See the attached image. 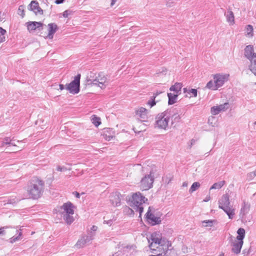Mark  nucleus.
Here are the masks:
<instances>
[{
    "instance_id": "obj_18",
    "label": "nucleus",
    "mask_w": 256,
    "mask_h": 256,
    "mask_svg": "<svg viewBox=\"0 0 256 256\" xmlns=\"http://www.w3.org/2000/svg\"><path fill=\"white\" fill-rule=\"evenodd\" d=\"M114 132L112 129L110 128H106L104 130L103 136L106 140L110 141L114 137Z\"/></svg>"
},
{
    "instance_id": "obj_26",
    "label": "nucleus",
    "mask_w": 256,
    "mask_h": 256,
    "mask_svg": "<svg viewBox=\"0 0 256 256\" xmlns=\"http://www.w3.org/2000/svg\"><path fill=\"white\" fill-rule=\"evenodd\" d=\"M238 236H236V240L240 241H243L245 236V230L243 228H240L237 231Z\"/></svg>"
},
{
    "instance_id": "obj_7",
    "label": "nucleus",
    "mask_w": 256,
    "mask_h": 256,
    "mask_svg": "<svg viewBox=\"0 0 256 256\" xmlns=\"http://www.w3.org/2000/svg\"><path fill=\"white\" fill-rule=\"evenodd\" d=\"M162 214H154L151 212V207L148 208V210L146 214V218L147 222L152 226L159 224L162 222L160 218Z\"/></svg>"
},
{
    "instance_id": "obj_58",
    "label": "nucleus",
    "mask_w": 256,
    "mask_h": 256,
    "mask_svg": "<svg viewBox=\"0 0 256 256\" xmlns=\"http://www.w3.org/2000/svg\"><path fill=\"white\" fill-rule=\"evenodd\" d=\"M59 86H60V90H63L64 88V85L62 84H60L59 85Z\"/></svg>"
},
{
    "instance_id": "obj_54",
    "label": "nucleus",
    "mask_w": 256,
    "mask_h": 256,
    "mask_svg": "<svg viewBox=\"0 0 256 256\" xmlns=\"http://www.w3.org/2000/svg\"><path fill=\"white\" fill-rule=\"evenodd\" d=\"M210 200V196H207L206 198L204 200V201L205 202H207Z\"/></svg>"
},
{
    "instance_id": "obj_17",
    "label": "nucleus",
    "mask_w": 256,
    "mask_h": 256,
    "mask_svg": "<svg viewBox=\"0 0 256 256\" xmlns=\"http://www.w3.org/2000/svg\"><path fill=\"white\" fill-rule=\"evenodd\" d=\"M48 33L47 37L49 39H52L54 37V34L58 30L57 25L54 23H50L48 24Z\"/></svg>"
},
{
    "instance_id": "obj_47",
    "label": "nucleus",
    "mask_w": 256,
    "mask_h": 256,
    "mask_svg": "<svg viewBox=\"0 0 256 256\" xmlns=\"http://www.w3.org/2000/svg\"><path fill=\"white\" fill-rule=\"evenodd\" d=\"M34 13L37 14H43V10H42L39 6V5L37 7L36 9V10L35 11Z\"/></svg>"
},
{
    "instance_id": "obj_40",
    "label": "nucleus",
    "mask_w": 256,
    "mask_h": 256,
    "mask_svg": "<svg viewBox=\"0 0 256 256\" xmlns=\"http://www.w3.org/2000/svg\"><path fill=\"white\" fill-rule=\"evenodd\" d=\"M229 104L228 102H225L224 104H220L218 106V108L220 109V111H226V110H228L229 108Z\"/></svg>"
},
{
    "instance_id": "obj_45",
    "label": "nucleus",
    "mask_w": 256,
    "mask_h": 256,
    "mask_svg": "<svg viewBox=\"0 0 256 256\" xmlns=\"http://www.w3.org/2000/svg\"><path fill=\"white\" fill-rule=\"evenodd\" d=\"M18 14L22 16V18H23L24 16V6H20L18 7Z\"/></svg>"
},
{
    "instance_id": "obj_13",
    "label": "nucleus",
    "mask_w": 256,
    "mask_h": 256,
    "mask_svg": "<svg viewBox=\"0 0 256 256\" xmlns=\"http://www.w3.org/2000/svg\"><path fill=\"white\" fill-rule=\"evenodd\" d=\"M73 204L70 202H68L63 204L61 206V210H63L62 212V214H74V210L73 209Z\"/></svg>"
},
{
    "instance_id": "obj_51",
    "label": "nucleus",
    "mask_w": 256,
    "mask_h": 256,
    "mask_svg": "<svg viewBox=\"0 0 256 256\" xmlns=\"http://www.w3.org/2000/svg\"><path fill=\"white\" fill-rule=\"evenodd\" d=\"M98 230V227L96 226H93L91 228H90V231H88V232H94V236H95V234H96V232L97 230Z\"/></svg>"
},
{
    "instance_id": "obj_33",
    "label": "nucleus",
    "mask_w": 256,
    "mask_h": 256,
    "mask_svg": "<svg viewBox=\"0 0 256 256\" xmlns=\"http://www.w3.org/2000/svg\"><path fill=\"white\" fill-rule=\"evenodd\" d=\"M12 140L13 138L11 139L10 137H6L4 139L2 146H4V144H8L9 146H16V144L12 142Z\"/></svg>"
},
{
    "instance_id": "obj_55",
    "label": "nucleus",
    "mask_w": 256,
    "mask_h": 256,
    "mask_svg": "<svg viewBox=\"0 0 256 256\" xmlns=\"http://www.w3.org/2000/svg\"><path fill=\"white\" fill-rule=\"evenodd\" d=\"M64 0H56L55 2L56 4H60L64 2Z\"/></svg>"
},
{
    "instance_id": "obj_10",
    "label": "nucleus",
    "mask_w": 256,
    "mask_h": 256,
    "mask_svg": "<svg viewBox=\"0 0 256 256\" xmlns=\"http://www.w3.org/2000/svg\"><path fill=\"white\" fill-rule=\"evenodd\" d=\"M110 202L114 206H118L121 204L122 195L118 192H112L110 196Z\"/></svg>"
},
{
    "instance_id": "obj_36",
    "label": "nucleus",
    "mask_w": 256,
    "mask_h": 256,
    "mask_svg": "<svg viewBox=\"0 0 256 256\" xmlns=\"http://www.w3.org/2000/svg\"><path fill=\"white\" fill-rule=\"evenodd\" d=\"M246 36H248V37H252L253 36V32H254V28H253V26L250 25V24H248V25H247L246 26Z\"/></svg>"
},
{
    "instance_id": "obj_52",
    "label": "nucleus",
    "mask_w": 256,
    "mask_h": 256,
    "mask_svg": "<svg viewBox=\"0 0 256 256\" xmlns=\"http://www.w3.org/2000/svg\"><path fill=\"white\" fill-rule=\"evenodd\" d=\"M254 176H255L253 172H251L247 174V178L250 180H252Z\"/></svg>"
},
{
    "instance_id": "obj_49",
    "label": "nucleus",
    "mask_w": 256,
    "mask_h": 256,
    "mask_svg": "<svg viewBox=\"0 0 256 256\" xmlns=\"http://www.w3.org/2000/svg\"><path fill=\"white\" fill-rule=\"evenodd\" d=\"M56 170L58 171L64 172V171H66L67 170V168L66 167H65L64 166H58L56 168Z\"/></svg>"
},
{
    "instance_id": "obj_3",
    "label": "nucleus",
    "mask_w": 256,
    "mask_h": 256,
    "mask_svg": "<svg viewBox=\"0 0 256 256\" xmlns=\"http://www.w3.org/2000/svg\"><path fill=\"white\" fill-rule=\"evenodd\" d=\"M171 116L172 109H168L158 114L155 118L154 128L167 130L168 128V124Z\"/></svg>"
},
{
    "instance_id": "obj_2",
    "label": "nucleus",
    "mask_w": 256,
    "mask_h": 256,
    "mask_svg": "<svg viewBox=\"0 0 256 256\" xmlns=\"http://www.w3.org/2000/svg\"><path fill=\"white\" fill-rule=\"evenodd\" d=\"M44 182L37 177L32 178L28 184L27 192L30 198L37 200L42 194Z\"/></svg>"
},
{
    "instance_id": "obj_42",
    "label": "nucleus",
    "mask_w": 256,
    "mask_h": 256,
    "mask_svg": "<svg viewBox=\"0 0 256 256\" xmlns=\"http://www.w3.org/2000/svg\"><path fill=\"white\" fill-rule=\"evenodd\" d=\"M214 222V220H205L202 222V224H203L204 226H212Z\"/></svg>"
},
{
    "instance_id": "obj_14",
    "label": "nucleus",
    "mask_w": 256,
    "mask_h": 256,
    "mask_svg": "<svg viewBox=\"0 0 256 256\" xmlns=\"http://www.w3.org/2000/svg\"><path fill=\"white\" fill-rule=\"evenodd\" d=\"M230 206L229 196L228 194H224L218 201V208H222Z\"/></svg>"
},
{
    "instance_id": "obj_27",
    "label": "nucleus",
    "mask_w": 256,
    "mask_h": 256,
    "mask_svg": "<svg viewBox=\"0 0 256 256\" xmlns=\"http://www.w3.org/2000/svg\"><path fill=\"white\" fill-rule=\"evenodd\" d=\"M250 64L248 69L256 76V58L250 60Z\"/></svg>"
},
{
    "instance_id": "obj_21",
    "label": "nucleus",
    "mask_w": 256,
    "mask_h": 256,
    "mask_svg": "<svg viewBox=\"0 0 256 256\" xmlns=\"http://www.w3.org/2000/svg\"><path fill=\"white\" fill-rule=\"evenodd\" d=\"M182 88V84L181 82H176L172 86L170 90L173 91L178 94H180L181 93V90Z\"/></svg>"
},
{
    "instance_id": "obj_50",
    "label": "nucleus",
    "mask_w": 256,
    "mask_h": 256,
    "mask_svg": "<svg viewBox=\"0 0 256 256\" xmlns=\"http://www.w3.org/2000/svg\"><path fill=\"white\" fill-rule=\"evenodd\" d=\"M8 228V226H4L0 228V236H4L6 234V231L4 229Z\"/></svg>"
},
{
    "instance_id": "obj_41",
    "label": "nucleus",
    "mask_w": 256,
    "mask_h": 256,
    "mask_svg": "<svg viewBox=\"0 0 256 256\" xmlns=\"http://www.w3.org/2000/svg\"><path fill=\"white\" fill-rule=\"evenodd\" d=\"M220 112L218 106H214L211 108L210 112L213 115L218 114Z\"/></svg>"
},
{
    "instance_id": "obj_15",
    "label": "nucleus",
    "mask_w": 256,
    "mask_h": 256,
    "mask_svg": "<svg viewBox=\"0 0 256 256\" xmlns=\"http://www.w3.org/2000/svg\"><path fill=\"white\" fill-rule=\"evenodd\" d=\"M244 241L235 240L232 242V252L236 254H238L240 253L242 246L243 245Z\"/></svg>"
},
{
    "instance_id": "obj_61",
    "label": "nucleus",
    "mask_w": 256,
    "mask_h": 256,
    "mask_svg": "<svg viewBox=\"0 0 256 256\" xmlns=\"http://www.w3.org/2000/svg\"><path fill=\"white\" fill-rule=\"evenodd\" d=\"M188 186V184L186 182H184L183 184H182V186Z\"/></svg>"
},
{
    "instance_id": "obj_64",
    "label": "nucleus",
    "mask_w": 256,
    "mask_h": 256,
    "mask_svg": "<svg viewBox=\"0 0 256 256\" xmlns=\"http://www.w3.org/2000/svg\"><path fill=\"white\" fill-rule=\"evenodd\" d=\"M112 256H118V255L117 254V253H116L115 254H113Z\"/></svg>"
},
{
    "instance_id": "obj_6",
    "label": "nucleus",
    "mask_w": 256,
    "mask_h": 256,
    "mask_svg": "<svg viewBox=\"0 0 256 256\" xmlns=\"http://www.w3.org/2000/svg\"><path fill=\"white\" fill-rule=\"evenodd\" d=\"M154 182V172L150 171L149 174H146L140 180V188L147 190L152 187Z\"/></svg>"
},
{
    "instance_id": "obj_44",
    "label": "nucleus",
    "mask_w": 256,
    "mask_h": 256,
    "mask_svg": "<svg viewBox=\"0 0 256 256\" xmlns=\"http://www.w3.org/2000/svg\"><path fill=\"white\" fill-rule=\"evenodd\" d=\"M249 207L250 206L248 204H246L245 202H244L243 206L241 208V212H247L249 209Z\"/></svg>"
},
{
    "instance_id": "obj_46",
    "label": "nucleus",
    "mask_w": 256,
    "mask_h": 256,
    "mask_svg": "<svg viewBox=\"0 0 256 256\" xmlns=\"http://www.w3.org/2000/svg\"><path fill=\"white\" fill-rule=\"evenodd\" d=\"M72 14V12L70 10H66L63 12V16L64 18H68L69 16Z\"/></svg>"
},
{
    "instance_id": "obj_23",
    "label": "nucleus",
    "mask_w": 256,
    "mask_h": 256,
    "mask_svg": "<svg viewBox=\"0 0 256 256\" xmlns=\"http://www.w3.org/2000/svg\"><path fill=\"white\" fill-rule=\"evenodd\" d=\"M222 209L227 214L230 219L233 218L235 213L234 210L232 208V206H230L226 208L224 207V208H222Z\"/></svg>"
},
{
    "instance_id": "obj_32",
    "label": "nucleus",
    "mask_w": 256,
    "mask_h": 256,
    "mask_svg": "<svg viewBox=\"0 0 256 256\" xmlns=\"http://www.w3.org/2000/svg\"><path fill=\"white\" fill-rule=\"evenodd\" d=\"M207 88L215 90L218 89L217 86L216 84L214 83V82L212 80H210L206 84V86Z\"/></svg>"
},
{
    "instance_id": "obj_43",
    "label": "nucleus",
    "mask_w": 256,
    "mask_h": 256,
    "mask_svg": "<svg viewBox=\"0 0 256 256\" xmlns=\"http://www.w3.org/2000/svg\"><path fill=\"white\" fill-rule=\"evenodd\" d=\"M156 104V101L155 100V99L152 98L150 100L146 102V104L150 106V108H152Z\"/></svg>"
},
{
    "instance_id": "obj_5",
    "label": "nucleus",
    "mask_w": 256,
    "mask_h": 256,
    "mask_svg": "<svg viewBox=\"0 0 256 256\" xmlns=\"http://www.w3.org/2000/svg\"><path fill=\"white\" fill-rule=\"evenodd\" d=\"M80 74H78L74 76V80L70 84H66V88L72 94H77L80 90Z\"/></svg>"
},
{
    "instance_id": "obj_53",
    "label": "nucleus",
    "mask_w": 256,
    "mask_h": 256,
    "mask_svg": "<svg viewBox=\"0 0 256 256\" xmlns=\"http://www.w3.org/2000/svg\"><path fill=\"white\" fill-rule=\"evenodd\" d=\"M113 223V220H104V224H106L108 225L109 226H111Z\"/></svg>"
},
{
    "instance_id": "obj_22",
    "label": "nucleus",
    "mask_w": 256,
    "mask_h": 256,
    "mask_svg": "<svg viewBox=\"0 0 256 256\" xmlns=\"http://www.w3.org/2000/svg\"><path fill=\"white\" fill-rule=\"evenodd\" d=\"M183 92L187 94L186 96L190 98L192 96L196 97L198 94V90L195 88L188 89L186 88H183Z\"/></svg>"
},
{
    "instance_id": "obj_19",
    "label": "nucleus",
    "mask_w": 256,
    "mask_h": 256,
    "mask_svg": "<svg viewBox=\"0 0 256 256\" xmlns=\"http://www.w3.org/2000/svg\"><path fill=\"white\" fill-rule=\"evenodd\" d=\"M224 16L226 17V21L229 23L230 25L232 26L234 24V16L233 12L228 10L227 12L224 13Z\"/></svg>"
},
{
    "instance_id": "obj_35",
    "label": "nucleus",
    "mask_w": 256,
    "mask_h": 256,
    "mask_svg": "<svg viewBox=\"0 0 256 256\" xmlns=\"http://www.w3.org/2000/svg\"><path fill=\"white\" fill-rule=\"evenodd\" d=\"M200 184L198 182H194L189 190V192L192 194L195 192L200 187Z\"/></svg>"
},
{
    "instance_id": "obj_37",
    "label": "nucleus",
    "mask_w": 256,
    "mask_h": 256,
    "mask_svg": "<svg viewBox=\"0 0 256 256\" xmlns=\"http://www.w3.org/2000/svg\"><path fill=\"white\" fill-rule=\"evenodd\" d=\"M92 123L96 126H98L101 124L100 118L96 116L95 115L92 116Z\"/></svg>"
},
{
    "instance_id": "obj_1",
    "label": "nucleus",
    "mask_w": 256,
    "mask_h": 256,
    "mask_svg": "<svg viewBox=\"0 0 256 256\" xmlns=\"http://www.w3.org/2000/svg\"><path fill=\"white\" fill-rule=\"evenodd\" d=\"M152 242L150 244V248L155 250L156 248L162 256H178L176 250L172 246V242L165 238H162V234L154 232L151 235Z\"/></svg>"
},
{
    "instance_id": "obj_60",
    "label": "nucleus",
    "mask_w": 256,
    "mask_h": 256,
    "mask_svg": "<svg viewBox=\"0 0 256 256\" xmlns=\"http://www.w3.org/2000/svg\"><path fill=\"white\" fill-rule=\"evenodd\" d=\"M2 16V12L0 11V22L2 21V20L4 19Z\"/></svg>"
},
{
    "instance_id": "obj_11",
    "label": "nucleus",
    "mask_w": 256,
    "mask_h": 256,
    "mask_svg": "<svg viewBox=\"0 0 256 256\" xmlns=\"http://www.w3.org/2000/svg\"><path fill=\"white\" fill-rule=\"evenodd\" d=\"M244 56L250 60L256 58V53L254 52V46L248 45L244 49Z\"/></svg>"
},
{
    "instance_id": "obj_24",
    "label": "nucleus",
    "mask_w": 256,
    "mask_h": 256,
    "mask_svg": "<svg viewBox=\"0 0 256 256\" xmlns=\"http://www.w3.org/2000/svg\"><path fill=\"white\" fill-rule=\"evenodd\" d=\"M178 94H174L172 93H168V104H172L176 102V99L178 96Z\"/></svg>"
},
{
    "instance_id": "obj_28",
    "label": "nucleus",
    "mask_w": 256,
    "mask_h": 256,
    "mask_svg": "<svg viewBox=\"0 0 256 256\" xmlns=\"http://www.w3.org/2000/svg\"><path fill=\"white\" fill-rule=\"evenodd\" d=\"M170 118H172V124L178 122L181 118L180 115L178 114L174 113L172 110Z\"/></svg>"
},
{
    "instance_id": "obj_57",
    "label": "nucleus",
    "mask_w": 256,
    "mask_h": 256,
    "mask_svg": "<svg viewBox=\"0 0 256 256\" xmlns=\"http://www.w3.org/2000/svg\"><path fill=\"white\" fill-rule=\"evenodd\" d=\"M74 194H75V196H76V198H80V194L78 192H74Z\"/></svg>"
},
{
    "instance_id": "obj_20",
    "label": "nucleus",
    "mask_w": 256,
    "mask_h": 256,
    "mask_svg": "<svg viewBox=\"0 0 256 256\" xmlns=\"http://www.w3.org/2000/svg\"><path fill=\"white\" fill-rule=\"evenodd\" d=\"M100 76L98 78H96V79L94 80L92 84L94 85H96L102 88L104 86H105V82H106V78L103 76L102 78H99Z\"/></svg>"
},
{
    "instance_id": "obj_31",
    "label": "nucleus",
    "mask_w": 256,
    "mask_h": 256,
    "mask_svg": "<svg viewBox=\"0 0 256 256\" xmlns=\"http://www.w3.org/2000/svg\"><path fill=\"white\" fill-rule=\"evenodd\" d=\"M225 181L222 180L218 182H216L210 187V190L212 189H220L224 184Z\"/></svg>"
},
{
    "instance_id": "obj_34",
    "label": "nucleus",
    "mask_w": 256,
    "mask_h": 256,
    "mask_svg": "<svg viewBox=\"0 0 256 256\" xmlns=\"http://www.w3.org/2000/svg\"><path fill=\"white\" fill-rule=\"evenodd\" d=\"M38 5V2L36 0H32L28 6H30L29 9L34 12Z\"/></svg>"
},
{
    "instance_id": "obj_30",
    "label": "nucleus",
    "mask_w": 256,
    "mask_h": 256,
    "mask_svg": "<svg viewBox=\"0 0 256 256\" xmlns=\"http://www.w3.org/2000/svg\"><path fill=\"white\" fill-rule=\"evenodd\" d=\"M16 234H18L17 236H13L11 238H10V242L13 244V243L16 242V241L20 240V236H22V230H17Z\"/></svg>"
},
{
    "instance_id": "obj_9",
    "label": "nucleus",
    "mask_w": 256,
    "mask_h": 256,
    "mask_svg": "<svg viewBox=\"0 0 256 256\" xmlns=\"http://www.w3.org/2000/svg\"><path fill=\"white\" fill-rule=\"evenodd\" d=\"M228 74H217L213 76L214 83L216 84L218 88L222 86L224 82L228 80Z\"/></svg>"
},
{
    "instance_id": "obj_29",
    "label": "nucleus",
    "mask_w": 256,
    "mask_h": 256,
    "mask_svg": "<svg viewBox=\"0 0 256 256\" xmlns=\"http://www.w3.org/2000/svg\"><path fill=\"white\" fill-rule=\"evenodd\" d=\"M73 214H62V216L63 217L64 220L68 224H71L74 220V218L72 216Z\"/></svg>"
},
{
    "instance_id": "obj_48",
    "label": "nucleus",
    "mask_w": 256,
    "mask_h": 256,
    "mask_svg": "<svg viewBox=\"0 0 256 256\" xmlns=\"http://www.w3.org/2000/svg\"><path fill=\"white\" fill-rule=\"evenodd\" d=\"M135 248H136V246L134 245H131V246L128 245L124 248L125 250H134Z\"/></svg>"
},
{
    "instance_id": "obj_8",
    "label": "nucleus",
    "mask_w": 256,
    "mask_h": 256,
    "mask_svg": "<svg viewBox=\"0 0 256 256\" xmlns=\"http://www.w3.org/2000/svg\"><path fill=\"white\" fill-rule=\"evenodd\" d=\"M94 238V232H88L87 234H84L82 236L76 243V246L78 248H82L86 244L90 242Z\"/></svg>"
},
{
    "instance_id": "obj_38",
    "label": "nucleus",
    "mask_w": 256,
    "mask_h": 256,
    "mask_svg": "<svg viewBox=\"0 0 256 256\" xmlns=\"http://www.w3.org/2000/svg\"><path fill=\"white\" fill-rule=\"evenodd\" d=\"M6 32L5 30L0 27V43L5 41L6 38L4 35Z\"/></svg>"
},
{
    "instance_id": "obj_25",
    "label": "nucleus",
    "mask_w": 256,
    "mask_h": 256,
    "mask_svg": "<svg viewBox=\"0 0 256 256\" xmlns=\"http://www.w3.org/2000/svg\"><path fill=\"white\" fill-rule=\"evenodd\" d=\"M20 200V198H17L16 196H12L10 198H8L4 200V204H14Z\"/></svg>"
},
{
    "instance_id": "obj_56",
    "label": "nucleus",
    "mask_w": 256,
    "mask_h": 256,
    "mask_svg": "<svg viewBox=\"0 0 256 256\" xmlns=\"http://www.w3.org/2000/svg\"><path fill=\"white\" fill-rule=\"evenodd\" d=\"M160 92H154L153 94V96H152V98L156 99V97L159 94Z\"/></svg>"
},
{
    "instance_id": "obj_16",
    "label": "nucleus",
    "mask_w": 256,
    "mask_h": 256,
    "mask_svg": "<svg viewBox=\"0 0 256 256\" xmlns=\"http://www.w3.org/2000/svg\"><path fill=\"white\" fill-rule=\"evenodd\" d=\"M28 30L29 31L34 30L36 29L40 30V28L42 27V24L41 22H29L26 23Z\"/></svg>"
},
{
    "instance_id": "obj_59",
    "label": "nucleus",
    "mask_w": 256,
    "mask_h": 256,
    "mask_svg": "<svg viewBox=\"0 0 256 256\" xmlns=\"http://www.w3.org/2000/svg\"><path fill=\"white\" fill-rule=\"evenodd\" d=\"M117 0H112V2H111V4H110V6H112L114 5V4H115V2Z\"/></svg>"
},
{
    "instance_id": "obj_62",
    "label": "nucleus",
    "mask_w": 256,
    "mask_h": 256,
    "mask_svg": "<svg viewBox=\"0 0 256 256\" xmlns=\"http://www.w3.org/2000/svg\"><path fill=\"white\" fill-rule=\"evenodd\" d=\"M218 256H224V253L222 252L218 255Z\"/></svg>"
},
{
    "instance_id": "obj_12",
    "label": "nucleus",
    "mask_w": 256,
    "mask_h": 256,
    "mask_svg": "<svg viewBox=\"0 0 256 256\" xmlns=\"http://www.w3.org/2000/svg\"><path fill=\"white\" fill-rule=\"evenodd\" d=\"M135 113L136 115L141 119L142 120L144 121L148 118V110L144 107L138 108L136 110Z\"/></svg>"
},
{
    "instance_id": "obj_63",
    "label": "nucleus",
    "mask_w": 256,
    "mask_h": 256,
    "mask_svg": "<svg viewBox=\"0 0 256 256\" xmlns=\"http://www.w3.org/2000/svg\"><path fill=\"white\" fill-rule=\"evenodd\" d=\"M253 173L256 176V170L254 172H253Z\"/></svg>"
},
{
    "instance_id": "obj_39",
    "label": "nucleus",
    "mask_w": 256,
    "mask_h": 256,
    "mask_svg": "<svg viewBox=\"0 0 256 256\" xmlns=\"http://www.w3.org/2000/svg\"><path fill=\"white\" fill-rule=\"evenodd\" d=\"M179 0H166V6L171 8L174 6Z\"/></svg>"
},
{
    "instance_id": "obj_4",
    "label": "nucleus",
    "mask_w": 256,
    "mask_h": 256,
    "mask_svg": "<svg viewBox=\"0 0 256 256\" xmlns=\"http://www.w3.org/2000/svg\"><path fill=\"white\" fill-rule=\"evenodd\" d=\"M148 201L140 192L134 194L132 196L130 206L136 211L139 212L140 216L144 212L143 204Z\"/></svg>"
}]
</instances>
